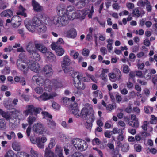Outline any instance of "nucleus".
Wrapping results in <instances>:
<instances>
[{
	"label": "nucleus",
	"mask_w": 157,
	"mask_h": 157,
	"mask_svg": "<svg viewBox=\"0 0 157 157\" xmlns=\"http://www.w3.org/2000/svg\"><path fill=\"white\" fill-rule=\"evenodd\" d=\"M128 124L129 126L135 128H137L139 126V123L138 121H129L128 123Z\"/></svg>",
	"instance_id": "obj_38"
},
{
	"label": "nucleus",
	"mask_w": 157,
	"mask_h": 157,
	"mask_svg": "<svg viewBox=\"0 0 157 157\" xmlns=\"http://www.w3.org/2000/svg\"><path fill=\"white\" fill-rule=\"evenodd\" d=\"M44 157H54L55 155L54 153L48 148H46L45 151Z\"/></svg>",
	"instance_id": "obj_28"
},
{
	"label": "nucleus",
	"mask_w": 157,
	"mask_h": 157,
	"mask_svg": "<svg viewBox=\"0 0 157 157\" xmlns=\"http://www.w3.org/2000/svg\"><path fill=\"white\" fill-rule=\"evenodd\" d=\"M86 15L85 13H83L81 10H78L73 13L71 15H69V18L70 20H73L75 18H81L82 19H83L85 18Z\"/></svg>",
	"instance_id": "obj_8"
},
{
	"label": "nucleus",
	"mask_w": 157,
	"mask_h": 157,
	"mask_svg": "<svg viewBox=\"0 0 157 157\" xmlns=\"http://www.w3.org/2000/svg\"><path fill=\"white\" fill-rule=\"evenodd\" d=\"M90 51L87 49L84 48L83 49L82 54L85 56H88L89 54Z\"/></svg>",
	"instance_id": "obj_56"
},
{
	"label": "nucleus",
	"mask_w": 157,
	"mask_h": 157,
	"mask_svg": "<svg viewBox=\"0 0 157 157\" xmlns=\"http://www.w3.org/2000/svg\"><path fill=\"white\" fill-rule=\"evenodd\" d=\"M67 36L69 38H74L77 35L76 31L74 28H71L68 30L66 33Z\"/></svg>",
	"instance_id": "obj_14"
},
{
	"label": "nucleus",
	"mask_w": 157,
	"mask_h": 157,
	"mask_svg": "<svg viewBox=\"0 0 157 157\" xmlns=\"http://www.w3.org/2000/svg\"><path fill=\"white\" fill-rule=\"evenodd\" d=\"M36 120V117L33 116H29L27 118V121L30 126L32 125L33 123L35 122Z\"/></svg>",
	"instance_id": "obj_31"
},
{
	"label": "nucleus",
	"mask_w": 157,
	"mask_h": 157,
	"mask_svg": "<svg viewBox=\"0 0 157 157\" xmlns=\"http://www.w3.org/2000/svg\"><path fill=\"white\" fill-rule=\"evenodd\" d=\"M75 9V7L73 6L69 5L68 6L66 9V14L69 13V12H71L74 11Z\"/></svg>",
	"instance_id": "obj_54"
},
{
	"label": "nucleus",
	"mask_w": 157,
	"mask_h": 157,
	"mask_svg": "<svg viewBox=\"0 0 157 157\" xmlns=\"http://www.w3.org/2000/svg\"><path fill=\"white\" fill-rule=\"evenodd\" d=\"M19 11L17 13L18 15H21L25 17H26L27 15L26 13L24 12L25 10V9L21 5H20L19 7Z\"/></svg>",
	"instance_id": "obj_35"
},
{
	"label": "nucleus",
	"mask_w": 157,
	"mask_h": 157,
	"mask_svg": "<svg viewBox=\"0 0 157 157\" xmlns=\"http://www.w3.org/2000/svg\"><path fill=\"white\" fill-rule=\"evenodd\" d=\"M78 82L77 83H75L74 85L75 86L78 90H82L85 88V84L81 82V80H78Z\"/></svg>",
	"instance_id": "obj_26"
},
{
	"label": "nucleus",
	"mask_w": 157,
	"mask_h": 157,
	"mask_svg": "<svg viewBox=\"0 0 157 157\" xmlns=\"http://www.w3.org/2000/svg\"><path fill=\"white\" fill-rule=\"evenodd\" d=\"M31 154L34 157H42L41 155L38 152L31 149L30 151Z\"/></svg>",
	"instance_id": "obj_43"
},
{
	"label": "nucleus",
	"mask_w": 157,
	"mask_h": 157,
	"mask_svg": "<svg viewBox=\"0 0 157 157\" xmlns=\"http://www.w3.org/2000/svg\"><path fill=\"white\" fill-rule=\"evenodd\" d=\"M35 91L37 93L41 94L43 93V90L41 87H37L35 89Z\"/></svg>",
	"instance_id": "obj_60"
},
{
	"label": "nucleus",
	"mask_w": 157,
	"mask_h": 157,
	"mask_svg": "<svg viewBox=\"0 0 157 157\" xmlns=\"http://www.w3.org/2000/svg\"><path fill=\"white\" fill-rule=\"evenodd\" d=\"M134 147L136 151L138 152H140L142 149L141 146L138 144L135 145L134 146Z\"/></svg>",
	"instance_id": "obj_62"
},
{
	"label": "nucleus",
	"mask_w": 157,
	"mask_h": 157,
	"mask_svg": "<svg viewBox=\"0 0 157 157\" xmlns=\"http://www.w3.org/2000/svg\"><path fill=\"white\" fill-rule=\"evenodd\" d=\"M1 15L2 17H10L13 15V12L10 9L4 10L1 13Z\"/></svg>",
	"instance_id": "obj_23"
},
{
	"label": "nucleus",
	"mask_w": 157,
	"mask_h": 157,
	"mask_svg": "<svg viewBox=\"0 0 157 157\" xmlns=\"http://www.w3.org/2000/svg\"><path fill=\"white\" fill-rule=\"evenodd\" d=\"M148 124H149V123L147 121H145L144 122L142 126V128L144 130H147Z\"/></svg>",
	"instance_id": "obj_64"
},
{
	"label": "nucleus",
	"mask_w": 157,
	"mask_h": 157,
	"mask_svg": "<svg viewBox=\"0 0 157 157\" xmlns=\"http://www.w3.org/2000/svg\"><path fill=\"white\" fill-rule=\"evenodd\" d=\"M30 69L33 71L37 72L40 70L39 64L37 62H33L31 64Z\"/></svg>",
	"instance_id": "obj_22"
},
{
	"label": "nucleus",
	"mask_w": 157,
	"mask_h": 157,
	"mask_svg": "<svg viewBox=\"0 0 157 157\" xmlns=\"http://www.w3.org/2000/svg\"><path fill=\"white\" fill-rule=\"evenodd\" d=\"M71 63V61L69 56L67 55L63 57V61L61 65L62 67V68H64L65 67L70 65Z\"/></svg>",
	"instance_id": "obj_18"
},
{
	"label": "nucleus",
	"mask_w": 157,
	"mask_h": 157,
	"mask_svg": "<svg viewBox=\"0 0 157 157\" xmlns=\"http://www.w3.org/2000/svg\"><path fill=\"white\" fill-rule=\"evenodd\" d=\"M43 71L45 75L47 77L51 76L53 73V70L52 68L48 65L44 67Z\"/></svg>",
	"instance_id": "obj_15"
},
{
	"label": "nucleus",
	"mask_w": 157,
	"mask_h": 157,
	"mask_svg": "<svg viewBox=\"0 0 157 157\" xmlns=\"http://www.w3.org/2000/svg\"><path fill=\"white\" fill-rule=\"evenodd\" d=\"M37 30L39 33H43L47 30V28L42 23L37 27Z\"/></svg>",
	"instance_id": "obj_29"
},
{
	"label": "nucleus",
	"mask_w": 157,
	"mask_h": 157,
	"mask_svg": "<svg viewBox=\"0 0 157 157\" xmlns=\"http://www.w3.org/2000/svg\"><path fill=\"white\" fill-rule=\"evenodd\" d=\"M90 113L87 115L85 118L86 121V123H92L95 120V118L94 116V112L93 111L92 107V106H90Z\"/></svg>",
	"instance_id": "obj_11"
},
{
	"label": "nucleus",
	"mask_w": 157,
	"mask_h": 157,
	"mask_svg": "<svg viewBox=\"0 0 157 157\" xmlns=\"http://www.w3.org/2000/svg\"><path fill=\"white\" fill-rule=\"evenodd\" d=\"M52 106L56 109H59L60 108V105L55 102L52 103Z\"/></svg>",
	"instance_id": "obj_61"
},
{
	"label": "nucleus",
	"mask_w": 157,
	"mask_h": 157,
	"mask_svg": "<svg viewBox=\"0 0 157 157\" xmlns=\"http://www.w3.org/2000/svg\"><path fill=\"white\" fill-rule=\"evenodd\" d=\"M38 99L40 101H46L49 100V95L46 92H44L42 95L39 96Z\"/></svg>",
	"instance_id": "obj_24"
},
{
	"label": "nucleus",
	"mask_w": 157,
	"mask_h": 157,
	"mask_svg": "<svg viewBox=\"0 0 157 157\" xmlns=\"http://www.w3.org/2000/svg\"><path fill=\"white\" fill-rule=\"evenodd\" d=\"M51 48L53 50L55 51L56 54L58 56H62L64 53V50L60 46L56 45L55 43L52 44Z\"/></svg>",
	"instance_id": "obj_9"
},
{
	"label": "nucleus",
	"mask_w": 157,
	"mask_h": 157,
	"mask_svg": "<svg viewBox=\"0 0 157 157\" xmlns=\"http://www.w3.org/2000/svg\"><path fill=\"white\" fill-rule=\"evenodd\" d=\"M144 75L145 77L147 78V79H150L151 77V73L149 72H148V71L147 70H146L145 72Z\"/></svg>",
	"instance_id": "obj_59"
},
{
	"label": "nucleus",
	"mask_w": 157,
	"mask_h": 157,
	"mask_svg": "<svg viewBox=\"0 0 157 157\" xmlns=\"http://www.w3.org/2000/svg\"><path fill=\"white\" fill-rule=\"evenodd\" d=\"M25 109V110L24 112V113L25 116H27L29 114L31 115L34 114L36 116L37 114L39 113L42 110L40 108L35 107L31 105L26 106Z\"/></svg>",
	"instance_id": "obj_4"
},
{
	"label": "nucleus",
	"mask_w": 157,
	"mask_h": 157,
	"mask_svg": "<svg viewBox=\"0 0 157 157\" xmlns=\"http://www.w3.org/2000/svg\"><path fill=\"white\" fill-rule=\"evenodd\" d=\"M129 149V146L128 144L125 143L122 146L121 150L124 152H127Z\"/></svg>",
	"instance_id": "obj_45"
},
{
	"label": "nucleus",
	"mask_w": 157,
	"mask_h": 157,
	"mask_svg": "<svg viewBox=\"0 0 157 157\" xmlns=\"http://www.w3.org/2000/svg\"><path fill=\"white\" fill-rule=\"evenodd\" d=\"M47 122V124L48 127L52 129L55 128L56 125V124L55 122L53 121L52 118L48 119Z\"/></svg>",
	"instance_id": "obj_32"
},
{
	"label": "nucleus",
	"mask_w": 157,
	"mask_h": 157,
	"mask_svg": "<svg viewBox=\"0 0 157 157\" xmlns=\"http://www.w3.org/2000/svg\"><path fill=\"white\" fill-rule=\"evenodd\" d=\"M12 147L13 149L16 151H19L20 150V146L19 144L16 143L14 142L12 144Z\"/></svg>",
	"instance_id": "obj_42"
},
{
	"label": "nucleus",
	"mask_w": 157,
	"mask_h": 157,
	"mask_svg": "<svg viewBox=\"0 0 157 157\" xmlns=\"http://www.w3.org/2000/svg\"><path fill=\"white\" fill-rule=\"evenodd\" d=\"M33 130L35 133L39 134H42L44 133L49 134L50 132L47 131L43 124L41 123H37L34 124L33 127Z\"/></svg>",
	"instance_id": "obj_6"
},
{
	"label": "nucleus",
	"mask_w": 157,
	"mask_h": 157,
	"mask_svg": "<svg viewBox=\"0 0 157 157\" xmlns=\"http://www.w3.org/2000/svg\"><path fill=\"white\" fill-rule=\"evenodd\" d=\"M69 15L65 14L62 16L54 17L53 23L57 27H61L67 24L69 18Z\"/></svg>",
	"instance_id": "obj_3"
},
{
	"label": "nucleus",
	"mask_w": 157,
	"mask_h": 157,
	"mask_svg": "<svg viewBox=\"0 0 157 157\" xmlns=\"http://www.w3.org/2000/svg\"><path fill=\"white\" fill-rule=\"evenodd\" d=\"M151 120L150 121V123L153 124H156L157 122V117L153 115H151Z\"/></svg>",
	"instance_id": "obj_53"
},
{
	"label": "nucleus",
	"mask_w": 157,
	"mask_h": 157,
	"mask_svg": "<svg viewBox=\"0 0 157 157\" xmlns=\"http://www.w3.org/2000/svg\"><path fill=\"white\" fill-rule=\"evenodd\" d=\"M106 109L109 111H111L116 107V105L115 104H109L106 106Z\"/></svg>",
	"instance_id": "obj_51"
},
{
	"label": "nucleus",
	"mask_w": 157,
	"mask_h": 157,
	"mask_svg": "<svg viewBox=\"0 0 157 157\" xmlns=\"http://www.w3.org/2000/svg\"><path fill=\"white\" fill-rule=\"evenodd\" d=\"M92 106L88 103H86L85 104V107L83 108L81 110L80 113V117L82 116L84 118H86L87 115L90 113V106Z\"/></svg>",
	"instance_id": "obj_10"
},
{
	"label": "nucleus",
	"mask_w": 157,
	"mask_h": 157,
	"mask_svg": "<svg viewBox=\"0 0 157 157\" xmlns=\"http://www.w3.org/2000/svg\"><path fill=\"white\" fill-rule=\"evenodd\" d=\"M21 18L18 15L14 16L11 18L12 22L18 23L17 25V27H19L21 23Z\"/></svg>",
	"instance_id": "obj_25"
},
{
	"label": "nucleus",
	"mask_w": 157,
	"mask_h": 157,
	"mask_svg": "<svg viewBox=\"0 0 157 157\" xmlns=\"http://www.w3.org/2000/svg\"><path fill=\"white\" fill-rule=\"evenodd\" d=\"M123 132L122 129H118L117 128H113L112 131L111 132L113 134H116L117 133H120L121 132Z\"/></svg>",
	"instance_id": "obj_55"
},
{
	"label": "nucleus",
	"mask_w": 157,
	"mask_h": 157,
	"mask_svg": "<svg viewBox=\"0 0 157 157\" xmlns=\"http://www.w3.org/2000/svg\"><path fill=\"white\" fill-rule=\"evenodd\" d=\"M77 75L76 78L78 80L83 81L85 82H88L90 81V79L88 77L87 78L84 76L83 74L81 73H76Z\"/></svg>",
	"instance_id": "obj_20"
},
{
	"label": "nucleus",
	"mask_w": 157,
	"mask_h": 157,
	"mask_svg": "<svg viewBox=\"0 0 157 157\" xmlns=\"http://www.w3.org/2000/svg\"><path fill=\"white\" fill-rule=\"evenodd\" d=\"M45 56L46 59L48 61L51 62H55L56 60V58L55 55L51 52H48L45 53Z\"/></svg>",
	"instance_id": "obj_17"
},
{
	"label": "nucleus",
	"mask_w": 157,
	"mask_h": 157,
	"mask_svg": "<svg viewBox=\"0 0 157 157\" xmlns=\"http://www.w3.org/2000/svg\"><path fill=\"white\" fill-rule=\"evenodd\" d=\"M78 1L75 4L78 8H82L85 6L86 3L89 2V0H78Z\"/></svg>",
	"instance_id": "obj_21"
},
{
	"label": "nucleus",
	"mask_w": 157,
	"mask_h": 157,
	"mask_svg": "<svg viewBox=\"0 0 157 157\" xmlns=\"http://www.w3.org/2000/svg\"><path fill=\"white\" fill-rule=\"evenodd\" d=\"M15 154L13 151L9 150L5 154V157H14Z\"/></svg>",
	"instance_id": "obj_48"
},
{
	"label": "nucleus",
	"mask_w": 157,
	"mask_h": 157,
	"mask_svg": "<svg viewBox=\"0 0 157 157\" xmlns=\"http://www.w3.org/2000/svg\"><path fill=\"white\" fill-rule=\"evenodd\" d=\"M5 128L6 124L4 120L0 119V129H5Z\"/></svg>",
	"instance_id": "obj_52"
},
{
	"label": "nucleus",
	"mask_w": 157,
	"mask_h": 157,
	"mask_svg": "<svg viewBox=\"0 0 157 157\" xmlns=\"http://www.w3.org/2000/svg\"><path fill=\"white\" fill-rule=\"evenodd\" d=\"M56 144L55 139L53 138H51L48 145L49 149H51Z\"/></svg>",
	"instance_id": "obj_47"
},
{
	"label": "nucleus",
	"mask_w": 157,
	"mask_h": 157,
	"mask_svg": "<svg viewBox=\"0 0 157 157\" xmlns=\"http://www.w3.org/2000/svg\"><path fill=\"white\" fill-rule=\"evenodd\" d=\"M71 100L70 98L66 97H63L62 98V102L65 105H67L69 104L70 103Z\"/></svg>",
	"instance_id": "obj_37"
},
{
	"label": "nucleus",
	"mask_w": 157,
	"mask_h": 157,
	"mask_svg": "<svg viewBox=\"0 0 157 157\" xmlns=\"http://www.w3.org/2000/svg\"><path fill=\"white\" fill-rule=\"evenodd\" d=\"M0 114L6 119H8L10 117V114L8 112H5L0 109Z\"/></svg>",
	"instance_id": "obj_36"
},
{
	"label": "nucleus",
	"mask_w": 157,
	"mask_h": 157,
	"mask_svg": "<svg viewBox=\"0 0 157 157\" xmlns=\"http://www.w3.org/2000/svg\"><path fill=\"white\" fill-rule=\"evenodd\" d=\"M15 81L16 82H20V83L22 85L25 84V79L23 78H20L18 76H16L14 79Z\"/></svg>",
	"instance_id": "obj_34"
},
{
	"label": "nucleus",
	"mask_w": 157,
	"mask_h": 157,
	"mask_svg": "<svg viewBox=\"0 0 157 157\" xmlns=\"http://www.w3.org/2000/svg\"><path fill=\"white\" fill-rule=\"evenodd\" d=\"M62 152V150L61 147L58 145H56L55 149V153L59 157H64Z\"/></svg>",
	"instance_id": "obj_33"
},
{
	"label": "nucleus",
	"mask_w": 157,
	"mask_h": 157,
	"mask_svg": "<svg viewBox=\"0 0 157 157\" xmlns=\"http://www.w3.org/2000/svg\"><path fill=\"white\" fill-rule=\"evenodd\" d=\"M93 96L95 98H98L101 99L102 97V92L99 90H97L94 92Z\"/></svg>",
	"instance_id": "obj_39"
},
{
	"label": "nucleus",
	"mask_w": 157,
	"mask_h": 157,
	"mask_svg": "<svg viewBox=\"0 0 157 157\" xmlns=\"http://www.w3.org/2000/svg\"><path fill=\"white\" fill-rule=\"evenodd\" d=\"M65 9V6L64 4H59L57 7V10L59 12L60 11H63Z\"/></svg>",
	"instance_id": "obj_49"
},
{
	"label": "nucleus",
	"mask_w": 157,
	"mask_h": 157,
	"mask_svg": "<svg viewBox=\"0 0 157 157\" xmlns=\"http://www.w3.org/2000/svg\"><path fill=\"white\" fill-rule=\"evenodd\" d=\"M79 110L78 109H72V112L74 116L77 118L80 117V113H79Z\"/></svg>",
	"instance_id": "obj_46"
},
{
	"label": "nucleus",
	"mask_w": 157,
	"mask_h": 157,
	"mask_svg": "<svg viewBox=\"0 0 157 157\" xmlns=\"http://www.w3.org/2000/svg\"><path fill=\"white\" fill-rule=\"evenodd\" d=\"M92 143L94 145L95 144L99 145L100 144V141L98 139L96 138L93 140Z\"/></svg>",
	"instance_id": "obj_63"
},
{
	"label": "nucleus",
	"mask_w": 157,
	"mask_h": 157,
	"mask_svg": "<svg viewBox=\"0 0 157 157\" xmlns=\"http://www.w3.org/2000/svg\"><path fill=\"white\" fill-rule=\"evenodd\" d=\"M50 85L55 89L62 87L63 85L59 80L56 79H53L50 82Z\"/></svg>",
	"instance_id": "obj_13"
},
{
	"label": "nucleus",
	"mask_w": 157,
	"mask_h": 157,
	"mask_svg": "<svg viewBox=\"0 0 157 157\" xmlns=\"http://www.w3.org/2000/svg\"><path fill=\"white\" fill-rule=\"evenodd\" d=\"M32 5L35 11L39 12L43 10V7L35 0H32Z\"/></svg>",
	"instance_id": "obj_16"
},
{
	"label": "nucleus",
	"mask_w": 157,
	"mask_h": 157,
	"mask_svg": "<svg viewBox=\"0 0 157 157\" xmlns=\"http://www.w3.org/2000/svg\"><path fill=\"white\" fill-rule=\"evenodd\" d=\"M71 157H83V156L81 153L75 152L71 155Z\"/></svg>",
	"instance_id": "obj_58"
},
{
	"label": "nucleus",
	"mask_w": 157,
	"mask_h": 157,
	"mask_svg": "<svg viewBox=\"0 0 157 157\" xmlns=\"http://www.w3.org/2000/svg\"><path fill=\"white\" fill-rule=\"evenodd\" d=\"M44 22L46 25L51 26L52 24L53 21H52L49 17H45L44 20Z\"/></svg>",
	"instance_id": "obj_40"
},
{
	"label": "nucleus",
	"mask_w": 157,
	"mask_h": 157,
	"mask_svg": "<svg viewBox=\"0 0 157 157\" xmlns=\"http://www.w3.org/2000/svg\"><path fill=\"white\" fill-rule=\"evenodd\" d=\"M16 66L19 70L24 73H26L29 69L28 64L21 59H19L17 60Z\"/></svg>",
	"instance_id": "obj_7"
},
{
	"label": "nucleus",
	"mask_w": 157,
	"mask_h": 157,
	"mask_svg": "<svg viewBox=\"0 0 157 157\" xmlns=\"http://www.w3.org/2000/svg\"><path fill=\"white\" fill-rule=\"evenodd\" d=\"M42 23L40 20L36 17L33 18L31 22L28 20H25L24 24L26 28L30 31L34 32L35 27H38Z\"/></svg>",
	"instance_id": "obj_2"
},
{
	"label": "nucleus",
	"mask_w": 157,
	"mask_h": 157,
	"mask_svg": "<svg viewBox=\"0 0 157 157\" xmlns=\"http://www.w3.org/2000/svg\"><path fill=\"white\" fill-rule=\"evenodd\" d=\"M25 48L31 58L36 61L40 60V56L37 53L35 44L33 41L28 42L25 45Z\"/></svg>",
	"instance_id": "obj_1"
},
{
	"label": "nucleus",
	"mask_w": 157,
	"mask_h": 157,
	"mask_svg": "<svg viewBox=\"0 0 157 157\" xmlns=\"http://www.w3.org/2000/svg\"><path fill=\"white\" fill-rule=\"evenodd\" d=\"M34 81L36 82V83L39 86H42L45 82V79L42 76H39L38 74L34 76L32 78Z\"/></svg>",
	"instance_id": "obj_12"
},
{
	"label": "nucleus",
	"mask_w": 157,
	"mask_h": 157,
	"mask_svg": "<svg viewBox=\"0 0 157 157\" xmlns=\"http://www.w3.org/2000/svg\"><path fill=\"white\" fill-rule=\"evenodd\" d=\"M117 77V79L119 80L121 79L122 76L121 74L120 71L117 68H115L113 70V72Z\"/></svg>",
	"instance_id": "obj_27"
},
{
	"label": "nucleus",
	"mask_w": 157,
	"mask_h": 157,
	"mask_svg": "<svg viewBox=\"0 0 157 157\" xmlns=\"http://www.w3.org/2000/svg\"><path fill=\"white\" fill-rule=\"evenodd\" d=\"M133 16L136 17H141V13L137 8L133 9L132 11Z\"/></svg>",
	"instance_id": "obj_30"
},
{
	"label": "nucleus",
	"mask_w": 157,
	"mask_h": 157,
	"mask_svg": "<svg viewBox=\"0 0 157 157\" xmlns=\"http://www.w3.org/2000/svg\"><path fill=\"white\" fill-rule=\"evenodd\" d=\"M129 68L128 66L126 65H123V72L125 73H128L129 71Z\"/></svg>",
	"instance_id": "obj_57"
},
{
	"label": "nucleus",
	"mask_w": 157,
	"mask_h": 157,
	"mask_svg": "<svg viewBox=\"0 0 157 157\" xmlns=\"http://www.w3.org/2000/svg\"><path fill=\"white\" fill-rule=\"evenodd\" d=\"M109 76L110 80L113 82H114L116 80H117V77L115 75V74L113 72L111 73H109Z\"/></svg>",
	"instance_id": "obj_44"
},
{
	"label": "nucleus",
	"mask_w": 157,
	"mask_h": 157,
	"mask_svg": "<svg viewBox=\"0 0 157 157\" xmlns=\"http://www.w3.org/2000/svg\"><path fill=\"white\" fill-rule=\"evenodd\" d=\"M73 144L76 149L81 151H83L87 148L88 145L86 142L84 140H75L73 141Z\"/></svg>",
	"instance_id": "obj_5"
},
{
	"label": "nucleus",
	"mask_w": 157,
	"mask_h": 157,
	"mask_svg": "<svg viewBox=\"0 0 157 157\" xmlns=\"http://www.w3.org/2000/svg\"><path fill=\"white\" fill-rule=\"evenodd\" d=\"M36 144L37 146L40 148H43L44 147V145L40 141V138L37 137L36 138Z\"/></svg>",
	"instance_id": "obj_41"
},
{
	"label": "nucleus",
	"mask_w": 157,
	"mask_h": 157,
	"mask_svg": "<svg viewBox=\"0 0 157 157\" xmlns=\"http://www.w3.org/2000/svg\"><path fill=\"white\" fill-rule=\"evenodd\" d=\"M35 47L37 49L42 53H46L47 52V48L41 44H35Z\"/></svg>",
	"instance_id": "obj_19"
},
{
	"label": "nucleus",
	"mask_w": 157,
	"mask_h": 157,
	"mask_svg": "<svg viewBox=\"0 0 157 157\" xmlns=\"http://www.w3.org/2000/svg\"><path fill=\"white\" fill-rule=\"evenodd\" d=\"M153 110V108L152 107L147 106L144 107V111L147 114L150 113V111L151 112H152Z\"/></svg>",
	"instance_id": "obj_50"
}]
</instances>
